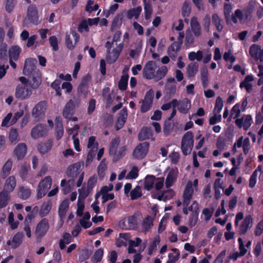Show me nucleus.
Returning <instances> with one entry per match:
<instances>
[{"instance_id":"f257e3e1","label":"nucleus","mask_w":263,"mask_h":263,"mask_svg":"<svg viewBox=\"0 0 263 263\" xmlns=\"http://www.w3.org/2000/svg\"><path fill=\"white\" fill-rule=\"evenodd\" d=\"M127 244L128 247H138L141 244L145 247L147 245V240L145 239L142 242V239L139 237L132 240L129 234L120 233L117 241V247H125Z\"/></svg>"},{"instance_id":"f03ea898","label":"nucleus","mask_w":263,"mask_h":263,"mask_svg":"<svg viewBox=\"0 0 263 263\" xmlns=\"http://www.w3.org/2000/svg\"><path fill=\"white\" fill-rule=\"evenodd\" d=\"M80 167V164L76 163L69 166L66 172V174L68 177L72 178L78 177V180L77 182L78 187L81 185L84 175V172L81 173Z\"/></svg>"},{"instance_id":"7ed1b4c3","label":"nucleus","mask_w":263,"mask_h":263,"mask_svg":"<svg viewBox=\"0 0 263 263\" xmlns=\"http://www.w3.org/2000/svg\"><path fill=\"white\" fill-rule=\"evenodd\" d=\"M52 179L50 176L45 177L38 185L37 198L40 199L45 195L51 186Z\"/></svg>"},{"instance_id":"20e7f679","label":"nucleus","mask_w":263,"mask_h":263,"mask_svg":"<svg viewBox=\"0 0 263 263\" xmlns=\"http://www.w3.org/2000/svg\"><path fill=\"white\" fill-rule=\"evenodd\" d=\"M157 68V66L155 61L148 62L144 66L143 70V77L146 79L154 78Z\"/></svg>"},{"instance_id":"39448f33","label":"nucleus","mask_w":263,"mask_h":263,"mask_svg":"<svg viewBox=\"0 0 263 263\" xmlns=\"http://www.w3.org/2000/svg\"><path fill=\"white\" fill-rule=\"evenodd\" d=\"M25 84H18L15 89V96L17 99L25 100L28 98L32 94V91L28 86Z\"/></svg>"},{"instance_id":"423d86ee","label":"nucleus","mask_w":263,"mask_h":263,"mask_svg":"<svg viewBox=\"0 0 263 263\" xmlns=\"http://www.w3.org/2000/svg\"><path fill=\"white\" fill-rule=\"evenodd\" d=\"M149 145V143L147 142L139 144L133 152V157L136 159L143 158L148 152Z\"/></svg>"},{"instance_id":"0eeeda50","label":"nucleus","mask_w":263,"mask_h":263,"mask_svg":"<svg viewBox=\"0 0 263 263\" xmlns=\"http://www.w3.org/2000/svg\"><path fill=\"white\" fill-rule=\"evenodd\" d=\"M37 61L35 59H27L24 63L23 68V74L26 76H30L33 74L36 70H39L36 68V64Z\"/></svg>"},{"instance_id":"6e6552de","label":"nucleus","mask_w":263,"mask_h":263,"mask_svg":"<svg viewBox=\"0 0 263 263\" xmlns=\"http://www.w3.org/2000/svg\"><path fill=\"white\" fill-rule=\"evenodd\" d=\"M48 221L46 218H43L37 225L35 235L37 239L42 238L47 233L49 229Z\"/></svg>"},{"instance_id":"1a4fd4ad","label":"nucleus","mask_w":263,"mask_h":263,"mask_svg":"<svg viewBox=\"0 0 263 263\" xmlns=\"http://www.w3.org/2000/svg\"><path fill=\"white\" fill-rule=\"evenodd\" d=\"M79 103V102L78 101H76V103H74L73 100L71 99L69 100L63 109V117L66 119H71L75 112L76 105H78Z\"/></svg>"},{"instance_id":"9d476101","label":"nucleus","mask_w":263,"mask_h":263,"mask_svg":"<svg viewBox=\"0 0 263 263\" xmlns=\"http://www.w3.org/2000/svg\"><path fill=\"white\" fill-rule=\"evenodd\" d=\"M154 95V91L152 89L149 90L146 92L140 109L142 112H145L150 109L153 103Z\"/></svg>"},{"instance_id":"9b49d317","label":"nucleus","mask_w":263,"mask_h":263,"mask_svg":"<svg viewBox=\"0 0 263 263\" xmlns=\"http://www.w3.org/2000/svg\"><path fill=\"white\" fill-rule=\"evenodd\" d=\"M48 130L46 125L39 124L34 126L31 130V136L33 139L47 136Z\"/></svg>"},{"instance_id":"f8f14e48","label":"nucleus","mask_w":263,"mask_h":263,"mask_svg":"<svg viewBox=\"0 0 263 263\" xmlns=\"http://www.w3.org/2000/svg\"><path fill=\"white\" fill-rule=\"evenodd\" d=\"M79 35L76 32L71 30L70 34H67L65 37V44L67 47L70 49L72 50L76 45L77 43L79 41Z\"/></svg>"},{"instance_id":"ddd939ff","label":"nucleus","mask_w":263,"mask_h":263,"mask_svg":"<svg viewBox=\"0 0 263 263\" xmlns=\"http://www.w3.org/2000/svg\"><path fill=\"white\" fill-rule=\"evenodd\" d=\"M29 76L31 78L29 81V85L32 89H37L42 82L41 72L39 70H36L33 74Z\"/></svg>"},{"instance_id":"4468645a","label":"nucleus","mask_w":263,"mask_h":263,"mask_svg":"<svg viewBox=\"0 0 263 263\" xmlns=\"http://www.w3.org/2000/svg\"><path fill=\"white\" fill-rule=\"evenodd\" d=\"M123 48V44H120L116 48H114L111 52L110 51L107 53V60L110 63H115L118 59L120 52Z\"/></svg>"},{"instance_id":"2eb2a0df","label":"nucleus","mask_w":263,"mask_h":263,"mask_svg":"<svg viewBox=\"0 0 263 263\" xmlns=\"http://www.w3.org/2000/svg\"><path fill=\"white\" fill-rule=\"evenodd\" d=\"M235 123L239 128L243 126V129L247 130L252 124V117L250 115L244 116L240 119H237Z\"/></svg>"},{"instance_id":"dca6fc26","label":"nucleus","mask_w":263,"mask_h":263,"mask_svg":"<svg viewBox=\"0 0 263 263\" xmlns=\"http://www.w3.org/2000/svg\"><path fill=\"white\" fill-rule=\"evenodd\" d=\"M46 109V103L45 101H41L33 108L32 115L34 118H38L44 113Z\"/></svg>"},{"instance_id":"f3484780","label":"nucleus","mask_w":263,"mask_h":263,"mask_svg":"<svg viewBox=\"0 0 263 263\" xmlns=\"http://www.w3.org/2000/svg\"><path fill=\"white\" fill-rule=\"evenodd\" d=\"M91 76L87 74L84 76L81 80V82L78 88V91L81 93H86L87 91L88 84L91 80Z\"/></svg>"},{"instance_id":"a211bd4d","label":"nucleus","mask_w":263,"mask_h":263,"mask_svg":"<svg viewBox=\"0 0 263 263\" xmlns=\"http://www.w3.org/2000/svg\"><path fill=\"white\" fill-rule=\"evenodd\" d=\"M27 16L30 22L33 24H37L38 23V15L36 8L32 5L30 6L27 10Z\"/></svg>"},{"instance_id":"6ab92c4d","label":"nucleus","mask_w":263,"mask_h":263,"mask_svg":"<svg viewBox=\"0 0 263 263\" xmlns=\"http://www.w3.org/2000/svg\"><path fill=\"white\" fill-rule=\"evenodd\" d=\"M191 107V104L190 100L187 98H184L179 101L178 109L181 113L186 114L189 112Z\"/></svg>"},{"instance_id":"aec40b11","label":"nucleus","mask_w":263,"mask_h":263,"mask_svg":"<svg viewBox=\"0 0 263 263\" xmlns=\"http://www.w3.org/2000/svg\"><path fill=\"white\" fill-rule=\"evenodd\" d=\"M123 228L126 229H134L137 225V218L135 216L129 217L125 219L123 222Z\"/></svg>"},{"instance_id":"412c9836","label":"nucleus","mask_w":263,"mask_h":263,"mask_svg":"<svg viewBox=\"0 0 263 263\" xmlns=\"http://www.w3.org/2000/svg\"><path fill=\"white\" fill-rule=\"evenodd\" d=\"M178 171L177 170L171 169L168 173L165 180V186L167 188L171 187L177 179Z\"/></svg>"},{"instance_id":"4be33fe9","label":"nucleus","mask_w":263,"mask_h":263,"mask_svg":"<svg viewBox=\"0 0 263 263\" xmlns=\"http://www.w3.org/2000/svg\"><path fill=\"white\" fill-rule=\"evenodd\" d=\"M153 136V132L151 127H143L138 134V139L140 141H144L149 139Z\"/></svg>"},{"instance_id":"5701e85b","label":"nucleus","mask_w":263,"mask_h":263,"mask_svg":"<svg viewBox=\"0 0 263 263\" xmlns=\"http://www.w3.org/2000/svg\"><path fill=\"white\" fill-rule=\"evenodd\" d=\"M191 27L196 37H198L201 35V27L197 21V17L194 16L191 18Z\"/></svg>"},{"instance_id":"b1692460","label":"nucleus","mask_w":263,"mask_h":263,"mask_svg":"<svg viewBox=\"0 0 263 263\" xmlns=\"http://www.w3.org/2000/svg\"><path fill=\"white\" fill-rule=\"evenodd\" d=\"M16 186V179L13 176L9 177L5 181L3 190L10 193L12 192Z\"/></svg>"},{"instance_id":"393cba45","label":"nucleus","mask_w":263,"mask_h":263,"mask_svg":"<svg viewBox=\"0 0 263 263\" xmlns=\"http://www.w3.org/2000/svg\"><path fill=\"white\" fill-rule=\"evenodd\" d=\"M194 135L192 132H186L182 139V147L184 149L183 145L187 144L189 147H193L194 145Z\"/></svg>"},{"instance_id":"a878e982","label":"nucleus","mask_w":263,"mask_h":263,"mask_svg":"<svg viewBox=\"0 0 263 263\" xmlns=\"http://www.w3.org/2000/svg\"><path fill=\"white\" fill-rule=\"evenodd\" d=\"M27 152V146L24 143H20L14 149V152L17 157V159L20 160L24 157Z\"/></svg>"},{"instance_id":"bb28decb","label":"nucleus","mask_w":263,"mask_h":263,"mask_svg":"<svg viewBox=\"0 0 263 263\" xmlns=\"http://www.w3.org/2000/svg\"><path fill=\"white\" fill-rule=\"evenodd\" d=\"M52 142V140L49 139L45 142L39 144L37 146L38 150L42 154L47 153L51 149Z\"/></svg>"},{"instance_id":"cd10ccee","label":"nucleus","mask_w":263,"mask_h":263,"mask_svg":"<svg viewBox=\"0 0 263 263\" xmlns=\"http://www.w3.org/2000/svg\"><path fill=\"white\" fill-rule=\"evenodd\" d=\"M123 16V13H120L114 17L110 28L112 31H113L115 29L120 27L122 23Z\"/></svg>"},{"instance_id":"c85d7f7f","label":"nucleus","mask_w":263,"mask_h":263,"mask_svg":"<svg viewBox=\"0 0 263 263\" xmlns=\"http://www.w3.org/2000/svg\"><path fill=\"white\" fill-rule=\"evenodd\" d=\"M156 179V177L153 175L146 176L144 179V188L148 191L152 190Z\"/></svg>"},{"instance_id":"c756f323","label":"nucleus","mask_w":263,"mask_h":263,"mask_svg":"<svg viewBox=\"0 0 263 263\" xmlns=\"http://www.w3.org/2000/svg\"><path fill=\"white\" fill-rule=\"evenodd\" d=\"M128 79V75L124 70L123 71V74L119 82L118 87L121 90H125L127 88Z\"/></svg>"},{"instance_id":"7c9ffc66","label":"nucleus","mask_w":263,"mask_h":263,"mask_svg":"<svg viewBox=\"0 0 263 263\" xmlns=\"http://www.w3.org/2000/svg\"><path fill=\"white\" fill-rule=\"evenodd\" d=\"M198 70V64L197 62L191 63L187 67L188 77L192 78L195 76Z\"/></svg>"},{"instance_id":"2f4dec72","label":"nucleus","mask_w":263,"mask_h":263,"mask_svg":"<svg viewBox=\"0 0 263 263\" xmlns=\"http://www.w3.org/2000/svg\"><path fill=\"white\" fill-rule=\"evenodd\" d=\"M68 207L69 202L68 199L64 200L61 203L59 209V214L61 218L65 216Z\"/></svg>"},{"instance_id":"473e14b6","label":"nucleus","mask_w":263,"mask_h":263,"mask_svg":"<svg viewBox=\"0 0 263 263\" xmlns=\"http://www.w3.org/2000/svg\"><path fill=\"white\" fill-rule=\"evenodd\" d=\"M20 48L17 46H13L9 50V59L17 61L19 58Z\"/></svg>"},{"instance_id":"72a5a7b5","label":"nucleus","mask_w":263,"mask_h":263,"mask_svg":"<svg viewBox=\"0 0 263 263\" xmlns=\"http://www.w3.org/2000/svg\"><path fill=\"white\" fill-rule=\"evenodd\" d=\"M9 198V193L5 190H3L0 193V208H4L7 205Z\"/></svg>"},{"instance_id":"f704fd0d","label":"nucleus","mask_w":263,"mask_h":263,"mask_svg":"<svg viewBox=\"0 0 263 263\" xmlns=\"http://www.w3.org/2000/svg\"><path fill=\"white\" fill-rule=\"evenodd\" d=\"M31 195V191L29 189L25 188L24 186L18 187V196L23 200L28 199Z\"/></svg>"},{"instance_id":"c9c22d12","label":"nucleus","mask_w":263,"mask_h":263,"mask_svg":"<svg viewBox=\"0 0 263 263\" xmlns=\"http://www.w3.org/2000/svg\"><path fill=\"white\" fill-rule=\"evenodd\" d=\"M142 8L140 6L136 8H133L129 9L127 11V16L129 19H132L133 17L135 19H137L141 12Z\"/></svg>"},{"instance_id":"e433bc0d","label":"nucleus","mask_w":263,"mask_h":263,"mask_svg":"<svg viewBox=\"0 0 263 263\" xmlns=\"http://www.w3.org/2000/svg\"><path fill=\"white\" fill-rule=\"evenodd\" d=\"M12 165V162L8 160L3 167L1 176L3 178H5L9 174Z\"/></svg>"},{"instance_id":"4c0bfd02","label":"nucleus","mask_w":263,"mask_h":263,"mask_svg":"<svg viewBox=\"0 0 263 263\" xmlns=\"http://www.w3.org/2000/svg\"><path fill=\"white\" fill-rule=\"evenodd\" d=\"M212 21L217 30L219 32L221 31L223 29V26L221 24L222 20L219 17L217 14L214 13L212 14Z\"/></svg>"},{"instance_id":"58836bf2","label":"nucleus","mask_w":263,"mask_h":263,"mask_svg":"<svg viewBox=\"0 0 263 263\" xmlns=\"http://www.w3.org/2000/svg\"><path fill=\"white\" fill-rule=\"evenodd\" d=\"M51 208V203L50 201L44 202L41 206L40 215L41 217L45 216L50 212Z\"/></svg>"},{"instance_id":"ea45409f","label":"nucleus","mask_w":263,"mask_h":263,"mask_svg":"<svg viewBox=\"0 0 263 263\" xmlns=\"http://www.w3.org/2000/svg\"><path fill=\"white\" fill-rule=\"evenodd\" d=\"M261 50V48L260 46L253 44L250 48L249 53L253 58L256 60Z\"/></svg>"},{"instance_id":"a19ab883","label":"nucleus","mask_w":263,"mask_h":263,"mask_svg":"<svg viewBox=\"0 0 263 263\" xmlns=\"http://www.w3.org/2000/svg\"><path fill=\"white\" fill-rule=\"evenodd\" d=\"M167 68L165 66H163L161 68H159L155 75L154 78L157 80L159 81L164 78L167 73Z\"/></svg>"},{"instance_id":"79ce46f5","label":"nucleus","mask_w":263,"mask_h":263,"mask_svg":"<svg viewBox=\"0 0 263 263\" xmlns=\"http://www.w3.org/2000/svg\"><path fill=\"white\" fill-rule=\"evenodd\" d=\"M153 226V219L151 216H147V217L144 219L142 223L143 230L145 232L148 231Z\"/></svg>"},{"instance_id":"37998d69","label":"nucleus","mask_w":263,"mask_h":263,"mask_svg":"<svg viewBox=\"0 0 263 263\" xmlns=\"http://www.w3.org/2000/svg\"><path fill=\"white\" fill-rule=\"evenodd\" d=\"M9 140L12 143H16L18 141V134L16 128H11L9 132Z\"/></svg>"},{"instance_id":"c03bdc74","label":"nucleus","mask_w":263,"mask_h":263,"mask_svg":"<svg viewBox=\"0 0 263 263\" xmlns=\"http://www.w3.org/2000/svg\"><path fill=\"white\" fill-rule=\"evenodd\" d=\"M142 195L141 187L137 186L134 189L131 191L130 196L132 200H135L140 198Z\"/></svg>"},{"instance_id":"a18cd8bd","label":"nucleus","mask_w":263,"mask_h":263,"mask_svg":"<svg viewBox=\"0 0 263 263\" xmlns=\"http://www.w3.org/2000/svg\"><path fill=\"white\" fill-rule=\"evenodd\" d=\"M172 120L167 119L166 121L164 122L163 126V133L165 135H168L172 131L174 125L171 121Z\"/></svg>"},{"instance_id":"49530a36","label":"nucleus","mask_w":263,"mask_h":263,"mask_svg":"<svg viewBox=\"0 0 263 263\" xmlns=\"http://www.w3.org/2000/svg\"><path fill=\"white\" fill-rule=\"evenodd\" d=\"M120 143L119 138H116L111 141L109 148V154L110 155H115L117 153V149Z\"/></svg>"},{"instance_id":"de8ad7c7","label":"nucleus","mask_w":263,"mask_h":263,"mask_svg":"<svg viewBox=\"0 0 263 263\" xmlns=\"http://www.w3.org/2000/svg\"><path fill=\"white\" fill-rule=\"evenodd\" d=\"M179 256L180 252L179 250L177 248H174L172 249V252L168 254V260L171 261L173 263H175L179 259Z\"/></svg>"},{"instance_id":"09e8293b","label":"nucleus","mask_w":263,"mask_h":263,"mask_svg":"<svg viewBox=\"0 0 263 263\" xmlns=\"http://www.w3.org/2000/svg\"><path fill=\"white\" fill-rule=\"evenodd\" d=\"M191 13L190 3L189 2L185 1L181 8L182 15L184 17H188Z\"/></svg>"},{"instance_id":"8fccbe9b","label":"nucleus","mask_w":263,"mask_h":263,"mask_svg":"<svg viewBox=\"0 0 263 263\" xmlns=\"http://www.w3.org/2000/svg\"><path fill=\"white\" fill-rule=\"evenodd\" d=\"M193 194V183L192 181H189L186 185L183 196L192 197Z\"/></svg>"},{"instance_id":"3c124183","label":"nucleus","mask_w":263,"mask_h":263,"mask_svg":"<svg viewBox=\"0 0 263 263\" xmlns=\"http://www.w3.org/2000/svg\"><path fill=\"white\" fill-rule=\"evenodd\" d=\"M202 58V52L201 51H198L197 52H191L189 54V59L191 61H193L195 59L198 61H200Z\"/></svg>"},{"instance_id":"603ef678","label":"nucleus","mask_w":263,"mask_h":263,"mask_svg":"<svg viewBox=\"0 0 263 263\" xmlns=\"http://www.w3.org/2000/svg\"><path fill=\"white\" fill-rule=\"evenodd\" d=\"M71 239L70 234L65 233L63 236V238L60 240L59 247H65L66 245H68L70 242Z\"/></svg>"},{"instance_id":"864d4df0","label":"nucleus","mask_w":263,"mask_h":263,"mask_svg":"<svg viewBox=\"0 0 263 263\" xmlns=\"http://www.w3.org/2000/svg\"><path fill=\"white\" fill-rule=\"evenodd\" d=\"M239 252H235L230 256V258L234 260H236L238 257L244 255L247 252L246 248H239Z\"/></svg>"},{"instance_id":"5fc2aeb1","label":"nucleus","mask_w":263,"mask_h":263,"mask_svg":"<svg viewBox=\"0 0 263 263\" xmlns=\"http://www.w3.org/2000/svg\"><path fill=\"white\" fill-rule=\"evenodd\" d=\"M78 192L79 193V196L78 201L84 202L85 199L87 197L91 191H88L87 190L86 191L85 189L82 187L81 189L78 190Z\"/></svg>"},{"instance_id":"6e6d98bb","label":"nucleus","mask_w":263,"mask_h":263,"mask_svg":"<svg viewBox=\"0 0 263 263\" xmlns=\"http://www.w3.org/2000/svg\"><path fill=\"white\" fill-rule=\"evenodd\" d=\"M30 169V166L26 164H23L21 166L20 175L23 180H25L27 177L28 171Z\"/></svg>"},{"instance_id":"4d7b16f0","label":"nucleus","mask_w":263,"mask_h":263,"mask_svg":"<svg viewBox=\"0 0 263 263\" xmlns=\"http://www.w3.org/2000/svg\"><path fill=\"white\" fill-rule=\"evenodd\" d=\"M16 3V0H6V10L8 13H11L14 9Z\"/></svg>"},{"instance_id":"13d9d810","label":"nucleus","mask_w":263,"mask_h":263,"mask_svg":"<svg viewBox=\"0 0 263 263\" xmlns=\"http://www.w3.org/2000/svg\"><path fill=\"white\" fill-rule=\"evenodd\" d=\"M93 4V1L88 0L85 6V11L90 13L93 11L97 10L99 8V5L98 4H95L92 7H89V6H92Z\"/></svg>"},{"instance_id":"bf43d9fd","label":"nucleus","mask_w":263,"mask_h":263,"mask_svg":"<svg viewBox=\"0 0 263 263\" xmlns=\"http://www.w3.org/2000/svg\"><path fill=\"white\" fill-rule=\"evenodd\" d=\"M23 233H17L13 238L12 242L14 243L15 247H18L21 245L23 237Z\"/></svg>"},{"instance_id":"052dcab7","label":"nucleus","mask_w":263,"mask_h":263,"mask_svg":"<svg viewBox=\"0 0 263 263\" xmlns=\"http://www.w3.org/2000/svg\"><path fill=\"white\" fill-rule=\"evenodd\" d=\"M103 256V250L100 248L96 251L93 257V261L94 263L100 262Z\"/></svg>"},{"instance_id":"680f3d73","label":"nucleus","mask_w":263,"mask_h":263,"mask_svg":"<svg viewBox=\"0 0 263 263\" xmlns=\"http://www.w3.org/2000/svg\"><path fill=\"white\" fill-rule=\"evenodd\" d=\"M138 168L137 166H134L132 170L128 173L126 179H135L138 176Z\"/></svg>"},{"instance_id":"e2e57ef3","label":"nucleus","mask_w":263,"mask_h":263,"mask_svg":"<svg viewBox=\"0 0 263 263\" xmlns=\"http://www.w3.org/2000/svg\"><path fill=\"white\" fill-rule=\"evenodd\" d=\"M49 41L51 46L52 47V49L54 51H57L59 49L57 37L54 35H52L49 37Z\"/></svg>"},{"instance_id":"0e129e2a","label":"nucleus","mask_w":263,"mask_h":263,"mask_svg":"<svg viewBox=\"0 0 263 263\" xmlns=\"http://www.w3.org/2000/svg\"><path fill=\"white\" fill-rule=\"evenodd\" d=\"M97 181V177L96 175L91 177L87 182V190L91 191L92 188L96 185Z\"/></svg>"},{"instance_id":"69168bd1","label":"nucleus","mask_w":263,"mask_h":263,"mask_svg":"<svg viewBox=\"0 0 263 263\" xmlns=\"http://www.w3.org/2000/svg\"><path fill=\"white\" fill-rule=\"evenodd\" d=\"M125 148L124 146L121 147L119 148V150L117 151L115 155H113L114 157V161H117L119 159L122 158L125 154Z\"/></svg>"},{"instance_id":"338daca9","label":"nucleus","mask_w":263,"mask_h":263,"mask_svg":"<svg viewBox=\"0 0 263 263\" xmlns=\"http://www.w3.org/2000/svg\"><path fill=\"white\" fill-rule=\"evenodd\" d=\"M198 214L196 212H193L191 214L189 218V225L191 227L194 226L196 224L198 220Z\"/></svg>"},{"instance_id":"774afa93","label":"nucleus","mask_w":263,"mask_h":263,"mask_svg":"<svg viewBox=\"0 0 263 263\" xmlns=\"http://www.w3.org/2000/svg\"><path fill=\"white\" fill-rule=\"evenodd\" d=\"M104 159H103L102 161L101 162L100 164L98 167V175L100 176L103 177L104 175V171H105L106 168V165L104 163Z\"/></svg>"}]
</instances>
